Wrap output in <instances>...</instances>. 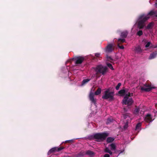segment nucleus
<instances>
[{
  "label": "nucleus",
  "instance_id": "nucleus-1",
  "mask_svg": "<svg viewBox=\"0 0 157 157\" xmlns=\"http://www.w3.org/2000/svg\"><path fill=\"white\" fill-rule=\"evenodd\" d=\"M156 14V12L152 10L150 11L147 14L142 13L138 16L137 21L138 28L139 29H143L145 25V22L150 18L149 16Z\"/></svg>",
  "mask_w": 157,
  "mask_h": 157
},
{
  "label": "nucleus",
  "instance_id": "nucleus-2",
  "mask_svg": "<svg viewBox=\"0 0 157 157\" xmlns=\"http://www.w3.org/2000/svg\"><path fill=\"white\" fill-rule=\"evenodd\" d=\"M114 91H110V88L107 89L104 92L102 98L105 100H108L109 101H112L114 100Z\"/></svg>",
  "mask_w": 157,
  "mask_h": 157
},
{
  "label": "nucleus",
  "instance_id": "nucleus-3",
  "mask_svg": "<svg viewBox=\"0 0 157 157\" xmlns=\"http://www.w3.org/2000/svg\"><path fill=\"white\" fill-rule=\"evenodd\" d=\"M94 69L96 72V74L97 75L99 74H101L102 75H104L107 72L108 68L107 67H104L101 64L97 66Z\"/></svg>",
  "mask_w": 157,
  "mask_h": 157
},
{
  "label": "nucleus",
  "instance_id": "nucleus-4",
  "mask_svg": "<svg viewBox=\"0 0 157 157\" xmlns=\"http://www.w3.org/2000/svg\"><path fill=\"white\" fill-rule=\"evenodd\" d=\"M108 136V134L106 133H98L94 135L93 137L96 141L100 142L105 140Z\"/></svg>",
  "mask_w": 157,
  "mask_h": 157
},
{
  "label": "nucleus",
  "instance_id": "nucleus-5",
  "mask_svg": "<svg viewBox=\"0 0 157 157\" xmlns=\"http://www.w3.org/2000/svg\"><path fill=\"white\" fill-rule=\"evenodd\" d=\"M101 89L99 87L94 94L93 93L90 92L89 94V98L90 101L94 104H96V100L94 98V94L98 95L101 94Z\"/></svg>",
  "mask_w": 157,
  "mask_h": 157
},
{
  "label": "nucleus",
  "instance_id": "nucleus-6",
  "mask_svg": "<svg viewBox=\"0 0 157 157\" xmlns=\"http://www.w3.org/2000/svg\"><path fill=\"white\" fill-rule=\"evenodd\" d=\"M144 86L146 88L143 86H140L141 90L142 91H144L146 92L150 91L152 89H155V87L151 86V84H149L147 82L144 84Z\"/></svg>",
  "mask_w": 157,
  "mask_h": 157
},
{
  "label": "nucleus",
  "instance_id": "nucleus-7",
  "mask_svg": "<svg viewBox=\"0 0 157 157\" xmlns=\"http://www.w3.org/2000/svg\"><path fill=\"white\" fill-rule=\"evenodd\" d=\"M64 148L65 147H53L49 151L48 153V155H50L56 151H59Z\"/></svg>",
  "mask_w": 157,
  "mask_h": 157
},
{
  "label": "nucleus",
  "instance_id": "nucleus-8",
  "mask_svg": "<svg viewBox=\"0 0 157 157\" xmlns=\"http://www.w3.org/2000/svg\"><path fill=\"white\" fill-rule=\"evenodd\" d=\"M122 101L124 104L125 105H131L133 102V101L132 98H126V97H124Z\"/></svg>",
  "mask_w": 157,
  "mask_h": 157
},
{
  "label": "nucleus",
  "instance_id": "nucleus-9",
  "mask_svg": "<svg viewBox=\"0 0 157 157\" xmlns=\"http://www.w3.org/2000/svg\"><path fill=\"white\" fill-rule=\"evenodd\" d=\"M75 59L76 60L75 61V63L76 64H80L82 63L85 59L83 57L78 56L76 57Z\"/></svg>",
  "mask_w": 157,
  "mask_h": 157
},
{
  "label": "nucleus",
  "instance_id": "nucleus-10",
  "mask_svg": "<svg viewBox=\"0 0 157 157\" xmlns=\"http://www.w3.org/2000/svg\"><path fill=\"white\" fill-rule=\"evenodd\" d=\"M113 46V44H108L105 48L106 52L107 53L111 52L114 49Z\"/></svg>",
  "mask_w": 157,
  "mask_h": 157
},
{
  "label": "nucleus",
  "instance_id": "nucleus-11",
  "mask_svg": "<svg viewBox=\"0 0 157 157\" xmlns=\"http://www.w3.org/2000/svg\"><path fill=\"white\" fill-rule=\"evenodd\" d=\"M145 121L147 122H150L152 121L151 115L150 114H147L146 115L145 118Z\"/></svg>",
  "mask_w": 157,
  "mask_h": 157
},
{
  "label": "nucleus",
  "instance_id": "nucleus-12",
  "mask_svg": "<svg viewBox=\"0 0 157 157\" xmlns=\"http://www.w3.org/2000/svg\"><path fill=\"white\" fill-rule=\"evenodd\" d=\"M86 155L89 156L90 157H93L95 155V153L93 151L88 150L86 151Z\"/></svg>",
  "mask_w": 157,
  "mask_h": 157
},
{
  "label": "nucleus",
  "instance_id": "nucleus-13",
  "mask_svg": "<svg viewBox=\"0 0 157 157\" xmlns=\"http://www.w3.org/2000/svg\"><path fill=\"white\" fill-rule=\"evenodd\" d=\"M128 34V32L126 31H124L121 33V36L123 38H124L127 37Z\"/></svg>",
  "mask_w": 157,
  "mask_h": 157
},
{
  "label": "nucleus",
  "instance_id": "nucleus-14",
  "mask_svg": "<svg viewBox=\"0 0 157 157\" xmlns=\"http://www.w3.org/2000/svg\"><path fill=\"white\" fill-rule=\"evenodd\" d=\"M86 155V151H81L78 153L76 155V156L77 157H79L80 156H84Z\"/></svg>",
  "mask_w": 157,
  "mask_h": 157
},
{
  "label": "nucleus",
  "instance_id": "nucleus-15",
  "mask_svg": "<svg viewBox=\"0 0 157 157\" xmlns=\"http://www.w3.org/2000/svg\"><path fill=\"white\" fill-rule=\"evenodd\" d=\"M127 92V91H126L125 90L122 89L118 91V94H119L121 96H123L125 95V93Z\"/></svg>",
  "mask_w": 157,
  "mask_h": 157
},
{
  "label": "nucleus",
  "instance_id": "nucleus-16",
  "mask_svg": "<svg viewBox=\"0 0 157 157\" xmlns=\"http://www.w3.org/2000/svg\"><path fill=\"white\" fill-rule=\"evenodd\" d=\"M154 25V23L153 22H151L148 24L146 27L147 29H150L152 28Z\"/></svg>",
  "mask_w": 157,
  "mask_h": 157
},
{
  "label": "nucleus",
  "instance_id": "nucleus-17",
  "mask_svg": "<svg viewBox=\"0 0 157 157\" xmlns=\"http://www.w3.org/2000/svg\"><path fill=\"white\" fill-rule=\"evenodd\" d=\"M157 53L156 52H153L151 53L149 58V59H151L155 58L157 55Z\"/></svg>",
  "mask_w": 157,
  "mask_h": 157
},
{
  "label": "nucleus",
  "instance_id": "nucleus-18",
  "mask_svg": "<svg viewBox=\"0 0 157 157\" xmlns=\"http://www.w3.org/2000/svg\"><path fill=\"white\" fill-rule=\"evenodd\" d=\"M114 140V138L113 137H109L106 140L107 142L108 143H110L113 142Z\"/></svg>",
  "mask_w": 157,
  "mask_h": 157
},
{
  "label": "nucleus",
  "instance_id": "nucleus-19",
  "mask_svg": "<svg viewBox=\"0 0 157 157\" xmlns=\"http://www.w3.org/2000/svg\"><path fill=\"white\" fill-rule=\"evenodd\" d=\"M90 79H83L82 82V85H84L90 81Z\"/></svg>",
  "mask_w": 157,
  "mask_h": 157
},
{
  "label": "nucleus",
  "instance_id": "nucleus-20",
  "mask_svg": "<svg viewBox=\"0 0 157 157\" xmlns=\"http://www.w3.org/2000/svg\"><path fill=\"white\" fill-rule=\"evenodd\" d=\"M111 149V150H115L116 148V146L114 143H112L110 144Z\"/></svg>",
  "mask_w": 157,
  "mask_h": 157
},
{
  "label": "nucleus",
  "instance_id": "nucleus-21",
  "mask_svg": "<svg viewBox=\"0 0 157 157\" xmlns=\"http://www.w3.org/2000/svg\"><path fill=\"white\" fill-rule=\"evenodd\" d=\"M125 41V40L124 39L119 38L118 40V43H123Z\"/></svg>",
  "mask_w": 157,
  "mask_h": 157
},
{
  "label": "nucleus",
  "instance_id": "nucleus-22",
  "mask_svg": "<svg viewBox=\"0 0 157 157\" xmlns=\"http://www.w3.org/2000/svg\"><path fill=\"white\" fill-rule=\"evenodd\" d=\"M113 121V119L112 118H108L106 122L107 124H108L112 122Z\"/></svg>",
  "mask_w": 157,
  "mask_h": 157
},
{
  "label": "nucleus",
  "instance_id": "nucleus-23",
  "mask_svg": "<svg viewBox=\"0 0 157 157\" xmlns=\"http://www.w3.org/2000/svg\"><path fill=\"white\" fill-rule=\"evenodd\" d=\"M140 111V109L139 108L136 107L134 110V113L136 114H138Z\"/></svg>",
  "mask_w": 157,
  "mask_h": 157
},
{
  "label": "nucleus",
  "instance_id": "nucleus-24",
  "mask_svg": "<svg viewBox=\"0 0 157 157\" xmlns=\"http://www.w3.org/2000/svg\"><path fill=\"white\" fill-rule=\"evenodd\" d=\"M136 51L138 53L141 52H142V50L141 49V47L140 46L137 47L136 48Z\"/></svg>",
  "mask_w": 157,
  "mask_h": 157
},
{
  "label": "nucleus",
  "instance_id": "nucleus-25",
  "mask_svg": "<svg viewBox=\"0 0 157 157\" xmlns=\"http://www.w3.org/2000/svg\"><path fill=\"white\" fill-rule=\"evenodd\" d=\"M107 66L111 70H113L114 69L112 66V65L110 63H107Z\"/></svg>",
  "mask_w": 157,
  "mask_h": 157
},
{
  "label": "nucleus",
  "instance_id": "nucleus-26",
  "mask_svg": "<svg viewBox=\"0 0 157 157\" xmlns=\"http://www.w3.org/2000/svg\"><path fill=\"white\" fill-rule=\"evenodd\" d=\"M141 124L140 123H138L136 126V130L139 129L141 127Z\"/></svg>",
  "mask_w": 157,
  "mask_h": 157
},
{
  "label": "nucleus",
  "instance_id": "nucleus-27",
  "mask_svg": "<svg viewBox=\"0 0 157 157\" xmlns=\"http://www.w3.org/2000/svg\"><path fill=\"white\" fill-rule=\"evenodd\" d=\"M121 85V83L120 82L118 83L116 87V89L117 90H118L119 89L120 86Z\"/></svg>",
  "mask_w": 157,
  "mask_h": 157
},
{
  "label": "nucleus",
  "instance_id": "nucleus-28",
  "mask_svg": "<svg viewBox=\"0 0 157 157\" xmlns=\"http://www.w3.org/2000/svg\"><path fill=\"white\" fill-rule=\"evenodd\" d=\"M132 96V94L131 95V94L129 92L128 94H126L125 95V96L124 97H126L127 98H128L129 97H131V96Z\"/></svg>",
  "mask_w": 157,
  "mask_h": 157
},
{
  "label": "nucleus",
  "instance_id": "nucleus-29",
  "mask_svg": "<svg viewBox=\"0 0 157 157\" xmlns=\"http://www.w3.org/2000/svg\"><path fill=\"white\" fill-rule=\"evenodd\" d=\"M74 142L73 140H66L65 142L66 143L71 144Z\"/></svg>",
  "mask_w": 157,
  "mask_h": 157
},
{
  "label": "nucleus",
  "instance_id": "nucleus-30",
  "mask_svg": "<svg viewBox=\"0 0 157 157\" xmlns=\"http://www.w3.org/2000/svg\"><path fill=\"white\" fill-rule=\"evenodd\" d=\"M106 57L108 61L112 62V61L113 60V59L110 56H107Z\"/></svg>",
  "mask_w": 157,
  "mask_h": 157
},
{
  "label": "nucleus",
  "instance_id": "nucleus-31",
  "mask_svg": "<svg viewBox=\"0 0 157 157\" xmlns=\"http://www.w3.org/2000/svg\"><path fill=\"white\" fill-rule=\"evenodd\" d=\"M137 34L139 36H141L143 34V32L142 30H139L137 33Z\"/></svg>",
  "mask_w": 157,
  "mask_h": 157
},
{
  "label": "nucleus",
  "instance_id": "nucleus-32",
  "mask_svg": "<svg viewBox=\"0 0 157 157\" xmlns=\"http://www.w3.org/2000/svg\"><path fill=\"white\" fill-rule=\"evenodd\" d=\"M117 46H118V47L119 48H120L121 49H124V47L123 46H120L119 44V43H118Z\"/></svg>",
  "mask_w": 157,
  "mask_h": 157
},
{
  "label": "nucleus",
  "instance_id": "nucleus-33",
  "mask_svg": "<svg viewBox=\"0 0 157 157\" xmlns=\"http://www.w3.org/2000/svg\"><path fill=\"white\" fill-rule=\"evenodd\" d=\"M110 150L107 147H106L105 148V152L108 153L109 151Z\"/></svg>",
  "mask_w": 157,
  "mask_h": 157
},
{
  "label": "nucleus",
  "instance_id": "nucleus-34",
  "mask_svg": "<svg viewBox=\"0 0 157 157\" xmlns=\"http://www.w3.org/2000/svg\"><path fill=\"white\" fill-rule=\"evenodd\" d=\"M101 53H96L95 54V56L96 57H99Z\"/></svg>",
  "mask_w": 157,
  "mask_h": 157
},
{
  "label": "nucleus",
  "instance_id": "nucleus-35",
  "mask_svg": "<svg viewBox=\"0 0 157 157\" xmlns=\"http://www.w3.org/2000/svg\"><path fill=\"white\" fill-rule=\"evenodd\" d=\"M151 44V42H148L145 45L146 48H147L149 47Z\"/></svg>",
  "mask_w": 157,
  "mask_h": 157
},
{
  "label": "nucleus",
  "instance_id": "nucleus-36",
  "mask_svg": "<svg viewBox=\"0 0 157 157\" xmlns=\"http://www.w3.org/2000/svg\"><path fill=\"white\" fill-rule=\"evenodd\" d=\"M94 135H91L88 137V138L90 140H91L93 139H94V137H93Z\"/></svg>",
  "mask_w": 157,
  "mask_h": 157
},
{
  "label": "nucleus",
  "instance_id": "nucleus-37",
  "mask_svg": "<svg viewBox=\"0 0 157 157\" xmlns=\"http://www.w3.org/2000/svg\"><path fill=\"white\" fill-rule=\"evenodd\" d=\"M104 157H110V155L109 154H106L104 155Z\"/></svg>",
  "mask_w": 157,
  "mask_h": 157
},
{
  "label": "nucleus",
  "instance_id": "nucleus-38",
  "mask_svg": "<svg viewBox=\"0 0 157 157\" xmlns=\"http://www.w3.org/2000/svg\"><path fill=\"white\" fill-rule=\"evenodd\" d=\"M127 127H128V125H127V124H125L124 125V128H127Z\"/></svg>",
  "mask_w": 157,
  "mask_h": 157
},
{
  "label": "nucleus",
  "instance_id": "nucleus-39",
  "mask_svg": "<svg viewBox=\"0 0 157 157\" xmlns=\"http://www.w3.org/2000/svg\"><path fill=\"white\" fill-rule=\"evenodd\" d=\"M108 153H109L110 155H112L113 153L110 150Z\"/></svg>",
  "mask_w": 157,
  "mask_h": 157
},
{
  "label": "nucleus",
  "instance_id": "nucleus-40",
  "mask_svg": "<svg viewBox=\"0 0 157 157\" xmlns=\"http://www.w3.org/2000/svg\"><path fill=\"white\" fill-rule=\"evenodd\" d=\"M155 5L157 7V2L155 3Z\"/></svg>",
  "mask_w": 157,
  "mask_h": 157
},
{
  "label": "nucleus",
  "instance_id": "nucleus-41",
  "mask_svg": "<svg viewBox=\"0 0 157 157\" xmlns=\"http://www.w3.org/2000/svg\"><path fill=\"white\" fill-rule=\"evenodd\" d=\"M155 17H157V15H155Z\"/></svg>",
  "mask_w": 157,
  "mask_h": 157
},
{
  "label": "nucleus",
  "instance_id": "nucleus-42",
  "mask_svg": "<svg viewBox=\"0 0 157 157\" xmlns=\"http://www.w3.org/2000/svg\"><path fill=\"white\" fill-rule=\"evenodd\" d=\"M93 88H94V86H93L92 88V89H93Z\"/></svg>",
  "mask_w": 157,
  "mask_h": 157
},
{
  "label": "nucleus",
  "instance_id": "nucleus-43",
  "mask_svg": "<svg viewBox=\"0 0 157 157\" xmlns=\"http://www.w3.org/2000/svg\"><path fill=\"white\" fill-rule=\"evenodd\" d=\"M156 105H157V104H155V106H156Z\"/></svg>",
  "mask_w": 157,
  "mask_h": 157
}]
</instances>
